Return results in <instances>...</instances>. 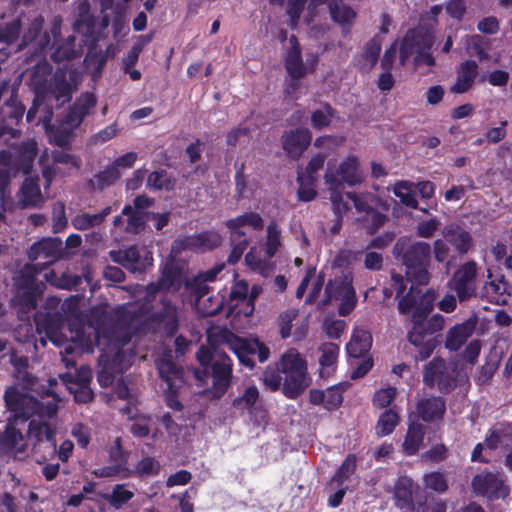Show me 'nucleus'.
<instances>
[{
	"label": "nucleus",
	"mask_w": 512,
	"mask_h": 512,
	"mask_svg": "<svg viewBox=\"0 0 512 512\" xmlns=\"http://www.w3.org/2000/svg\"><path fill=\"white\" fill-rule=\"evenodd\" d=\"M406 281L401 274L391 273V285L396 293L398 311L401 315L411 314V328L407 332V340L414 347L418 348L416 361L428 359L440 344L435 334L443 330L445 319L441 314H434L428 319V315L434 309L437 299V292L433 288L427 289L424 293L418 287L412 285L408 292Z\"/></svg>",
	"instance_id": "nucleus-1"
},
{
	"label": "nucleus",
	"mask_w": 512,
	"mask_h": 512,
	"mask_svg": "<svg viewBox=\"0 0 512 512\" xmlns=\"http://www.w3.org/2000/svg\"><path fill=\"white\" fill-rule=\"evenodd\" d=\"M196 359L200 368L194 370V377L201 384H207L211 379V386L207 394L212 399H221L232 384L233 361L224 352H218L205 345H201L196 352Z\"/></svg>",
	"instance_id": "nucleus-2"
},
{
	"label": "nucleus",
	"mask_w": 512,
	"mask_h": 512,
	"mask_svg": "<svg viewBox=\"0 0 512 512\" xmlns=\"http://www.w3.org/2000/svg\"><path fill=\"white\" fill-rule=\"evenodd\" d=\"M393 255L405 266L406 279L417 285H426L430 280L429 266L431 246L426 242H412L401 237L393 248Z\"/></svg>",
	"instance_id": "nucleus-3"
},
{
	"label": "nucleus",
	"mask_w": 512,
	"mask_h": 512,
	"mask_svg": "<svg viewBox=\"0 0 512 512\" xmlns=\"http://www.w3.org/2000/svg\"><path fill=\"white\" fill-rule=\"evenodd\" d=\"M284 374L282 392L289 399L297 398L306 388L307 366L300 354L291 349L276 363Z\"/></svg>",
	"instance_id": "nucleus-4"
},
{
	"label": "nucleus",
	"mask_w": 512,
	"mask_h": 512,
	"mask_svg": "<svg viewBox=\"0 0 512 512\" xmlns=\"http://www.w3.org/2000/svg\"><path fill=\"white\" fill-rule=\"evenodd\" d=\"M458 376V366L439 356L430 360L422 371L423 383L430 389L436 388L443 395L457 388Z\"/></svg>",
	"instance_id": "nucleus-5"
},
{
	"label": "nucleus",
	"mask_w": 512,
	"mask_h": 512,
	"mask_svg": "<svg viewBox=\"0 0 512 512\" xmlns=\"http://www.w3.org/2000/svg\"><path fill=\"white\" fill-rule=\"evenodd\" d=\"M43 23L42 16L34 18L18 44L17 50H26L28 61L45 59L46 51L50 47L51 35L48 32L42 33Z\"/></svg>",
	"instance_id": "nucleus-6"
},
{
	"label": "nucleus",
	"mask_w": 512,
	"mask_h": 512,
	"mask_svg": "<svg viewBox=\"0 0 512 512\" xmlns=\"http://www.w3.org/2000/svg\"><path fill=\"white\" fill-rule=\"evenodd\" d=\"M471 486L476 495L492 501L507 498L511 491L502 472H492L488 469L476 474L472 478Z\"/></svg>",
	"instance_id": "nucleus-7"
},
{
	"label": "nucleus",
	"mask_w": 512,
	"mask_h": 512,
	"mask_svg": "<svg viewBox=\"0 0 512 512\" xmlns=\"http://www.w3.org/2000/svg\"><path fill=\"white\" fill-rule=\"evenodd\" d=\"M434 45L433 33L423 27L410 28L402 38L399 48V60L404 65L413 54L431 50Z\"/></svg>",
	"instance_id": "nucleus-8"
},
{
	"label": "nucleus",
	"mask_w": 512,
	"mask_h": 512,
	"mask_svg": "<svg viewBox=\"0 0 512 512\" xmlns=\"http://www.w3.org/2000/svg\"><path fill=\"white\" fill-rule=\"evenodd\" d=\"M64 253L63 243L60 238L48 237L33 243L28 250V258L31 263L45 270L50 265L62 258Z\"/></svg>",
	"instance_id": "nucleus-9"
},
{
	"label": "nucleus",
	"mask_w": 512,
	"mask_h": 512,
	"mask_svg": "<svg viewBox=\"0 0 512 512\" xmlns=\"http://www.w3.org/2000/svg\"><path fill=\"white\" fill-rule=\"evenodd\" d=\"M477 264L475 261H468L460 265L449 281L460 302L471 299L476 292Z\"/></svg>",
	"instance_id": "nucleus-10"
},
{
	"label": "nucleus",
	"mask_w": 512,
	"mask_h": 512,
	"mask_svg": "<svg viewBox=\"0 0 512 512\" xmlns=\"http://www.w3.org/2000/svg\"><path fill=\"white\" fill-rule=\"evenodd\" d=\"M42 271L36 264L27 263L13 278L16 289L22 292V298L32 307L36 306V297L40 292L37 275Z\"/></svg>",
	"instance_id": "nucleus-11"
},
{
	"label": "nucleus",
	"mask_w": 512,
	"mask_h": 512,
	"mask_svg": "<svg viewBox=\"0 0 512 512\" xmlns=\"http://www.w3.org/2000/svg\"><path fill=\"white\" fill-rule=\"evenodd\" d=\"M24 112L25 107L17 100L16 96L11 95L0 109V138L6 135L16 138L20 135L21 132L17 126L21 122Z\"/></svg>",
	"instance_id": "nucleus-12"
},
{
	"label": "nucleus",
	"mask_w": 512,
	"mask_h": 512,
	"mask_svg": "<svg viewBox=\"0 0 512 512\" xmlns=\"http://www.w3.org/2000/svg\"><path fill=\"white\" fill-rule=\"evenodd\" d=\"M161 305L160 310L147 316L146 323L163 329L167 336L172 337L179 329L178 308L167 298L161 299Z\"/></svg>",
	"instance_id": "nucleus-13"
},
{
	"label": "nucleus",
	"mask_w": 512,
	"mask_h": 512,
	"mask_svg": "<svg viewBox=\"0 0 512 512\" xmlns=\"http://www.w3.org/2000/svg\"><path fill=\"white\" fill-rule=\"evenodd\" d=\"M53 36L52 53L50 55L51 60L54 63H62L65 61H71L82 55L83 49L81 44L76 43V37L69 35L66 39H60V26L53 25L50 30Z\"/></svg>",
	"instance_id": "nucleus-14"
},
{
	"label": "nucleus",
	"mask_w": 512,
	"mask_h": 512,
	"mask_svg": "<svg viewBox=\"0 0 512 512\" xmlns=\"http://www.w3.org/2000/svg\"><path fill=\"white\" fill-rule=\"evenodd\" d=\"M109 256L113 262L134 273L145 272L149 266H152L153 261L150 252L142 256L136 245H131L124 250H111Z\"/></svg>",
	"instance_id": "nucleus-15"
},
{
	"label": "nucleus",
	"mask_w": 512,
	"mask_h": 512,
	"mask_svg": "<svg viewBox=\"0 0 512 512\" xmlns=\"http://www.w3.org/2000/svg\"><path fill=\"white\" fill-rule=\"evenodd\" d=\"M55 429L47 421L41 419H31L28 424L27 438L33 446L35 453L42 443H46L50 454L56 453Z\"/></svg>",
	"instance_id": "nucleus-16"
},
{
	"label": "nucleus",
	"mask_w": 512,
	"mask_h": 512,
	"mask_svg": "<svg viewBox=\"0 0 512 512\" xmlns=\"http://www.w3.org/2000/svg\"><path fill=\"white\" fill-rule=\"evenodd\" d=\"M96 105L97 97L94 93H82L69 107L64 117V124L72 129L78 128L84 119L91 114Z\"/></svg>",
	"instance_id": "nucleus-17"
},
{
	"label": "nucleus",
	"mask_w": 512,
	"mask_h": 512,
	"mask_svg": "<svg viewBox=\"0 0 512 512\" xmlns=\"http://www.w3.org/2000/svg\"><path fill=\"white\" fill-rule=\"evenodd\" d=\"M311 140V132L303 127L286 131L281 137L283 150L292 159L300 158L310 145Z\"/></svg>",
	"instance_id": "nucleus-18"
},
{
	"label": "nucleus",
	"mask_w": 512,
	"mask_h": 512,
	"mask_svg": "<svg viewBox=\"0 0 512 512\" xmlns=\"http://www.w3.org/2000/svg\"><path fill=\"white\" fill-rule=\"evenodd\" d=\"M416 413L423 422H441L446 413V400L442 396L435 395L423 397L416 403Z\"/></svg>",
	"instance_id": "nucleus-19"
},
{
	"label": "nucleus",
	"mask_w": 512,
	"mask_h": 512,
	"mask_svg": "<svg viewBox=\"0 0 512 512\" xmlns=\"http://www.w3.org/2000/svg\"><path fill=\"white\" fill-rule=\"evenodd\" d=\"M36 330L39 334L44 333L48 339L59 346L62 342L61 328L63 326V317L60 313L36 314L34 317Z\"/></svg>",
	"instance_id": "nucleus-20"
},
{
	"label": "nucleus",
	"mask_w": 512,
	"mask_h": 512,
	"mask_svg": "<svg viewBox=\"0 0 512 512\" xmlns=\"http://www.w3.org/2000/svg\"><path fill=\"white\" fill-rule=\"evenodd\" d=\"M331 173L337 177L341 183V189H344V184L348 186H355L362 183L363 176L360 171V164L356 157H348L340 163L337 169L333 170L328 163L325 174Z\"/></svg>",
	"instance_id": "nucleus-21"
},
{
	"label": "nucleus",
	"mask_w": 512,
	"mask_h": 512,
	"mask_svg": "<svg viewBox=\"0 0 512 512\" xmlns=\"http://www.w3.org/2000/svg\"><path fill=\"white\" fill-rule=\"evenodd\" d=\"M225 226L230 232V238L238 239L239 237H247L244 230L245 226H249L255 231H261L264 227V221L259 213L250 211L227 220Z\"/></svg>",
	"instance_id": "nucleus-22"
},
{
	"label": "nucleus",
	"mask_w": 512,
	"mask_h": 512,
	"mask_svg": "<svg viewBox=\"0 0 512 512\" xmlns=\"http://www.w3.org/2000/svg\"><path fill=\"white\" fill-rule=\"evenodd\" d=\"M456 74V81L450 87V92L455 94L468 92L478 76L477 62L472 59L465 60L457 67Z\"/></svg>",
	"instance_id": "nucleus-23"
},
{
	"label": "nucleus",
	"mask_w": 512,
	"mask_h": 512,
	"mask_svg": "<svg viewBox=\"0 0 512 512\" xmlns=\"http://www.w3.org/2000/svg\"><path fill=\"white\" fill-rule=\"evenodd\" d=\"M442 235L459 254H466L473 246V238L460 224L450 223L444 226Z\"/></svg>",
	"instance_id": "nucleus-24"
},
{
	"label": "nucleus",
	"mask_w": 512,
	"mask_h": 512,
	"mask_svg": "<svg viewBox=\"0 0 512 512\" xmlns=\"http://www.w3.org/2000/svg\"><path fill=\"white\" fill-rule=\"evenodd\" d=\"M226 344L228 348L234 352L237 356L239 362L248 367L249 369H253L255 366L254 356L255 350L253 344V339L248 340L242 337H239L233 333H229L226 337Z\"/></svg>",
	"instance_id": "nucleus-25"
},
{
	"label": "nucleus",
	"mask_w": 512,
	"mask_h": 512,
	"mask_svg": "<svg viewBox=\"0 0 512 512\" xmlns=\"http://www.w3.org/2000/svg\"><path fill=\"white\" fill-rule=\"evenodd\" d=\"M488 277L490 281L486 282L483 287V294L487 300L496 305H507L510 297V285L505 280L504 275L497 276L493 279L492 274L489 273Z\"/></svg>",
	"instance_id": "nucleus-26"
},
{
	"label": "nucleus",
	"mask_w": 512,
	"mask_h": 512,
	"mask_svg": "<svg viewBox=\"0 0 512 512\" xmlns=\"http://www.w3.org/2000/svg\"><path fill=\"white\" fill-rule=\"evenodd\" d=\"M329 14L333 22L339 24L344 31H350L357 17L356 11L344 0L329 2Z\"/></svg>",
	"instance_id": "nucleus-27"
},
{
	"label": "nucleus",
	"mask_w": 512,
	"mask_h": 512,
	"mask_svg": "<svg viewBox=\"0 0 512 512\" xmlns=\"http://www.w3.org/2000/svg\"><path fill=\"white\" fill-rule=\"evenodd\" d=\"M475 322L467 320L451 327L446 335L445 347L450 351H457L473 334Z\"/></svg>",
	"instance_id": "nucleus-28"
},
{
	"label": "nucleus",
	"mask_w": 512,
	"mask_h": 512,
	"mask_svg": "<svg viewBox=\"0 0 512 512\" xmlns=\"http://www.w3.org/2000/svg\"><path fill=\"white\" fill-rule=\"evenodd\" d=\"M160 378L167 384V389H178L183 382V369L171 359H161L157 363Z\"/></svg>",
	"instance_id": "nucleus-29"
},
{
	"label": "nucleus",
	"mask_w": 512,
	"mask_h": 512,
	"mask_svg": "<svg viewBox=\"0 0 512 512\" xmlns=\"http://www.w3.org/2000/svg\"><path fill=\"white\" fill-rule=\"evenodd\" d=\"M325 185L330 191L332 210L336 218H343L348 211V204L343 200L341 183L335 175L328 173L324 175Z\"/></svg>",
	"instance_id": "nucleus-30"
},
{
	"label": "nucleus",
	"mask_w": 512,
	"mask_h": 512,
	"mask_svg": "<svg viewBox=\"0 0 512 512\" xmlns=\"http://www.w3.org/2000/svg\"><path fill=\"white\" fill-rule=\"evenodd\" d=\"M425 436V426L419 421H413L408 424L407 432L403 442V453L406 456H413L418 453L423 445Z\"/></svg>",
	"instance_id": "nucleus-31"
},
{
	"label": "nucleus",
	"mask_w": 512,
	"mask_h": 512,
	"mask_svg": "<svg viewBox=\"0 0 512 512\" xmlns=\"http://www.w3.org/2000/svg\"><path fill=\"white\" fill-rule=\"evenodd\" d=\"M37 154L38 146L35 140L22 142L17 149L15 160L17 170L22 171L25 175L30 174Z\"/></svg>",
	"instance_id": "nucleus-32"
},
{
	"label": "nucleus",
	"mask_w": 512,
	"mask_h": 512,
	"mask_svg": "<svg viewBox=\"0 0 512 512\" xmlns=\"http://www.w3.org/2000/svg\"><path fill=\"white\" fill-rule=\"evenodd\" d=\"M372 346V335L363 328H356L353 331L351 340L346 346L347 353L350 357L361 358L369 352Z\"/></svg>",
	"instance_id": "nucleus-33"
},
{
	"label": "nucleus",
	"mask_w": 512,
	"mask_h": 512,
	"mask_svg": "<svg viewBox=\"0 0 512 512\" xmlns=\"http://www.w3.org/2000/svg\"><path fill=\"white\" fill-rule=\"evenodd\" d=\"M112 212V206L103 208L99 213H80L72 218V225L76 230L85 231L104 223L107 216Z\"/></svg>",
	"instance_id": "nucleus-34"
},
{
	"label": "nucleus",
	"mask_w": 512,
	"mask_h": 512,
	"mask_svg": "<svg viewBox=\"0 0 512 512\" xmlns=\"http://www.w3.org/2000/svg\"><path fill=\"white\" fill-rule=\"evenodd\" d=\"M119 455L120 460L117 464L94 469L92 474L97 478L119 477L120 479H126L133 476V470L127 467V457L122 450H119Z\"/></svg>",
	"instance_id": "nucleus-35"
},
{
	"label": "nucleus",
	"mask_w": 512,
	"mask_h": 512,
	"mask_svg": "<svg viewBox=\"0 0 512 512\" xmlns=\"http://www.w3.org/2000/svg\"><path fill=\"white\" fill-rule=\"evenodd\" d=\"M209 287L207 284H199L195 289L196 306L205 317L218 314L222 308V302L216 301L212 304V296H208Z\"/></svg>",
	"instance_id": "nucleus-36"
},
{
	"label": "nucleus",
	"mask_w": 512,
	"mask_h": 512,
	"mask_svg": "<svg viewBox=\"0 0 512 512\" xmlns=\"http://www.w3.org/2000/svg\"><path fill=\"white\" fill-rule=\"evenodd\" d=\"M290 47L287 50L284 58L285 69L291 70V73L296 75L302 74V49L298 38L295 35H291L289 38Z\"/></svg>",
	"instance_id": "nucleus-37"
},
{
	"label": "nucleus",
	"mask_w": 512,
	"mask_h": 512,
	"mask_svg": "<svg viewBox=\"0 0 512 512\" xmlns=\"http://www.w3.org/2000/svg\"><path fill=\"white\" fill-rule=\"evenodd\" d=\"M50 91L54 98L62 104L71 100L73 88L67 80L65 72L58 71L54 74L50 83Z\"/></svg>",
	"instance_id": "nucleus-38"
},
{
	"label": "nucleus",
	"mask_w": 512,
	"mask_h": 512,
	"mask_svg": "<svg viewBox=\"0 0 512 512\" xmlns=\"http://www.w3.org/2000/svg\"><path fill=\"white\" fill-rule=\"evenodd\" d=\"M122 215L127 217L124 231L128 234H140L146 228L147 212L134 211L133 207L126 204L122 209Z\"/></svg>",
	"instance_id": "nucleus-39"
},
{
	"label": "nucleus",
	"mask_w": 512,
	"mask_h": 512,
	"mask_svg": "<svg viewBox=\"0 0 512 512\" xmlns=\"http://www.w3.org/2000/svg\"><path fill=\"white\" fill-rule=\"evenodd\" d=\"M349 290H354L352 280L346 277H337L329 280L325 287V300L324 303H330L332 300H340L348 294Z\"/></svg>",
	"instance_id": "nucleus-40"
},
{
	"label": "nucleus",
	"mask_w": 512,
	"mask_h": 512,
	"mask_svg": "<svg viewBox=\"0 0 512 512\" xmlns=\"http://www.w3.org/2000/svg\"><path fill=\"white\" fill-rule=\"evenodd\" d=\"M396 506L400 509H414L412 482L410 479H399L394 487Z\"/></svg>",
	"instance_id": "nucleus-41"
},
{
	"label": "nucleus",
	"mask_w": 512,
	"mask_h": 512,
	"mask_svg": "<svg viewBox=\"0 0 512 512\" xmlns=\"http://www.w3.org/2000/svg\"><path fill=\"white\" fill-rule=\"evenodd\" d=\"M399 422V413L394 408L385 409L377 420L375 426L376 435L379 437L390 435L398 426Z\"/></svg>",
	"instance_id": "nucleus-42"
},
{
	"label": "nucleus",
	"mask_w": 512,
	"mask_h": 512,
	"mask_svg": "<svg viewBox=\"0 0 512 512\" xmlns=\"http://www.w3.org/2000/svg\"><path fill=\"white\" fill-rule=\"evenodd\" d=\"M22 203L24 207H36L42 202L41 190L38 184V177L26 178L21 187Z\"/></svg>",
	"instance_id": "nucleus-43"
},
{
	"label": "nucleus",
	"mask_w": 512,
	"mask_h": 512,
	"mask_svg": "<svg viewBox=\"0 0 512 512\" xmlns=\"http://www.w3.org/2000/svg\"><path fill=\"white\" fill-rule=\"evenodd\" d=\"M393 193L404 206L411 209H418V201L416 199L413 182L407 180L396 182Z\"/></svg>",
	"instance_id": "nucleus-44"
},
{
	"label": "nucleus",
	"mask_w": 512,
	"mask_h": 512,
	"mask_svg": "<svg viewBox=\"0 0 512 512\" xmlns=\"http://www.w3.org/2000/svg\"><path fill=\"white\" fill-rule=\"evenodd\" d=\"M4 401L7 409L15 413L16 416L23 417L25 420L29 418V415L24 412L26 398L16 387L9 386L5 390Z\"/></svg>",
	"instance_id": "nucleus-45"
},
{
	"label": "nucleus",
	"mask_w": 512,
	"mask_h": 512,
	"mask_svg": "<svg viewBox=\"0 0 512 512\" xmlns=\"http://www.w3.org/2000/svg\"><path fill=\"white\" fill-rule=\"evenodd\" d=\"M176 183V178L164 169L151 172L147 178V186L154 190L172 191Z\"/></svg>",
	"instance_id": "nucleus-46"
},
{
	"label": "nucleus",
	"mask_w": 512,
	"mask_h": 512,
	"mask_svg": "<svg viewBox=\"0 0 512 512\" xmlns=\"http://www.w3.org/2000/svg\"><path fill=\"white\" fill-rule=\"evenodd\" d=\"M235 181V199L240 201L242 199H250L254 194V188L249 184L245 175V163L236 166L234 176Z\"/></svg>",
	"instance_id": "nucleus-47"
},
{
	"label": "nucleus",
	"mask_w": 512,
	"mask_h": 512,
	"mask_svg": "<svg viewBox=\"0 0 512 512\" xmlns=\"http://www.w3.org/2000/svg\"><path fill=\"white\" fill-rule=\"evenodd\" d=\"M153 37L154 34L152 32L138 37L137 41L128 52L127 57L124 59L125 71H128L131 67L136 65L141 52L152 41Z\"/></svg>",
	"instance_id": "nucleus-48"
},
{
	"label": "nucleus",
	"mask_w": 512,
	"mask_h": 512,
	"mask_svg": "<svg viewBox=\"0 0 512 512\" xmlns=\"http://www.w3.org/2000/svg\"><path fill=\"white\" fill-rule=\"evenodd\" d=\"M357 458L354 454H348L332 476V482L342 486L345 481L356 471Z\"/></svg>",
	"instance_id": "nucleus-49"
},
{
	"label": "nucleus",
	"mask_w": 512,
	"mask_h": 512,
	"mask_svg": "<svg viewBox=\"0 0 512 512\" xmlns=\"http://www.w3.org/2000/svg\"><path fill=\"white\" fill-rule=\"evenodd\" d=\"M134 497V492L126 489V484H117L105 500L115 509H120Z\"/></svg>",
	"instance_id": "nucleus-50"
},
{
	"label": "nucleus",
	"mask_w": 512,
	"mask_h": 512,
	"mask_svg": "<svg viewBox=\"0 0 512 512\" xmlns=\"http://www.w3.org/2000/svg\"><path fill=\"white\" fill-rule=\"evenodd\" d=\"M161 465L159 461L155 458L147 456L142 458L135 469L133 470V475H136L140 478L153 477L160 473Z\"/></svg>",
	"instance_id": "nucleus-51"
},
{
	"label": "nucleus",
	"mask_w": 512,
	"mask_h": 512,
	"mask_svg": "<svg viewBox=\"0 0 512 512\" xmlns=\"http://www.w3.org/2000/svg\"><path fill=\"white\" fill-rule=\"evenodd\" d=\"M259 399V391L256 386L247 387L243 394L233 400V407L237 410H251Z\"/></svg>",
	"instance_id": "nucleus-52"
},
{
	"label": "nucleus",
	"mask_w": 512,
	"mask_h": 512,
	"mask_svg": "<svg viewBox=\"0 0 512 512\" xmlns=\"http://www.w3.org/2000/svg\"><path fill=\"white\" fill-rule=\"evenodd\" d=\"M339 346L332 342H326L320 345L319 351L321 356L319 358V364L322 369L333 367L339 355Z\"/></svg>",
	"instance_id": "nucleus-53"
},
{
	"label": "nucleus",
	"mask_w": 512,
	"mask_h": 512,
	"mask_svg": "<svg viewBox=\"0 0 512 512\" xmlns=\"http://www.w3.org/2000/svg\"><path fill=\"white\" fill-rule=\"evenodd\" d=\"M249 292V285L246 280H238L236 281L232 287L229 294V299L231 302V307L236 308L237 306L243 304L247 307V294Z\"/></svg>",
	"instance_id": "nucleus-54"
},
{
	"label": "nucleus",
	"mask_w": 512,
	"mask_h": 512,
	"mask_svg": "<svg viewBox=\"0 0 512 512\" xmlns=\"http://www.w3.org/2000/svg\"><path fill=\"white\" fill-rule=\"evenodd\" d=\"M23 441V435L13 424L8 423L0 433V445L7 449H15Z\"/></svg>",
	"instance_id": "nucleus-55"
},
{
	"label": "nucleus",
	"mask_w": 512,
	"mask_h": 512,
	"mask_svg": "<svg viewBox=\"0 0 512 512\" xmlns=\"http://www.w3.org/2000/svg\"><path fill=\"white\" fill-rule=\"evenodd\" d=\"M424 486L437 493H444L448 490V481L444 473L439 471L430 472L423 477Z\"/></svg>",
	"instance_id": "nucleus-56"
},
{
	"label": "nucleus",
	"mask_w": 512,
	"mask_h": 512,
	"mask_svg": "<svg viewBox=\"0 0 512 512\" xmlns=\"http://www.w3.org/2000/svg\"><path fill=\"white\" fill-rule=\"evenodd\" d=\"M298 316L296 309H287L279 314L277 317V324L279 333L282 339H287L291 336L293 321Z\"/></svg>",
	"instance_id": "nucleus-57"
},
{
	"label": "nucleus",
	"mask_w": 512,
	"mask_h": 512,
	"mask_svg": "<svg viewBox=\"0 0 512 512\" xmlns=\"http://www.w3.org/2000/svg\"><path fill=\"white\" fill-rule=\"evenodd\" d=\"M345 390V385L342 383L333 385L329 387L326 393L325 399V409L328 411H333L339 408L344 400L343 392Z\"/></svg>",
	"instance_id": "nucleus-58"
},
{
	"label": "nucleus",
	"mask_w": 512,
	"mask_h": 512,
	"mask_svg": "<svg viewBox=\"0 0 512 512\" xmlns=\"http://www.w3.org/2000/svg\"><path fill=\"white\" fill-rule=\"evenodd\" d=\"M13 163L12 154L8 150L0 151V192H4L10 184V173Z\"/></svg>",
	"instance_id": "nucleus-59"
},
{
	"label": "nucleus",
	"mask_w": 512,
	"mask_h": 512,
	"mask_svg": "<svg viewBox=\"0 0 512 512\" xmlns=\"http://www.w3.org/2000/svg\"><path fill=\"white\" fill-rule=\"evenodd\" d=\"M92 380V371L88 366H81L76 370L74 374L66 373L63 377V381L67 386L75 385H90Z\"/></svg>",
	"instance_id": "nucleus-60"
},
{
	"label": "nucleus",
	"mask_w": 512,
	"mask_h": 512,
	"mask_svg": "<svg viewBox=\"0 0 512 512\" xmlns=\"http://www.w3.org/2000/svg\"><path fill=\"white\" fill-rule=\"evenodd\" d=\"M197 249L212 250L222 243V237L217 231L208 230L195 234Z\"/></svg>",
	"instance_id": "nucleus-61"
},
{
	"label": "nucleus",
	"mask_w": 512,
	"mask_h": 512,
	"mask_svg": "<svg viewBox=\"0 0 512 512\" xmlns=\"http://www.w3.org/2000/svg\"><path fill=\"white\" fill-rule=\"evenodd\" d=\"M325 111L317 109L311 115V125L317 130L328 127L331 123V118L335 114V109L328 103L324 104Z\"/></svg>",
	"instance_id": "nucleus-62"
},
{
	"label": "nucleus",
	"mask_w": 512,
	"mask_h": 512,
	"mask_svg": "<svg viewBox=\"0 0 512 512\" xmlns=\"http://www.w3.org/2000/svg\"><path fill=\"white\" fill-rule=\"evenodd\" d=\"M282 374L276 364L275 367L268 366L263 372V382L271 391H277L284 383Z\"/></svg>",
	"instance_id": "nucleus-63"
},
{
	"label": "nucleus",
	"mask_w": 512,
	"mask_h": 512,
	"mask_svg": "<svg viewBox=\"0 0 512 512\" xmlns=\"http://www.w3.org/2000/svg\"><path fill=\"white\" fill-rule=\"evenodd\" d=\"M120 176V171L116 166L111 165L106 167L103 171H100L95 175L98 189L102 190L105 187L113 185L120 178Z\"/></svg>",
	"instance_id": "nucleus-64"
}]
</instances>
